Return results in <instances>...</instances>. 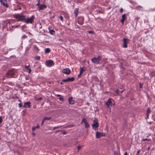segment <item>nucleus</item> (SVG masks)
<instances>
[{"label": "nucleus", "mask_w": 155, "mask_h": 155, "mask_svg": "<svg viewBox=\"0 0 155 155\" xmlns=\"http://www.w3.org/2000/svg\"><path fill=\"white\" fill-rule=\"evenodd\" d=\"M14 17L18 21L24 22L26 16L22 14H18L15 15Z\"/></svg>", "instance_id": "f257e3e1"}, {"label": "nucleus", "mask_w": 155, "mask_h": 155, "mask_svg": "<svg viewBox=\"0 0 155 155\" xmlns=\"http://www.w3.org/2000/svg\"><path fill=\"white\" fill-rule=\"evenodd\" d=\"M15 72L16 70L15 69H11L7 72L6 76L9 78H13Z\"/></svg>", "instance_id": "f03ea898"}, {"label": "nucleus", "mask_w": 155, "mask_h": 155, "mask_svg": "<svg viewBox=\"0 0 155 155\" xmlns=\"http://www.w3.org/2000/svg\"><path fill=\"white\" fill-rule=\"evenodd\" d=\"M35 18V16L34 15H32L30 18H26V17L24 22L26 24H32Z\"/></svg>", "instance_id": "7ed1b4c3"}, {"label": "nucleus", "mask_w": 155, "mask_h": 155, "mask_svg": "<svg viewBox=\"0 0 155 155\" xmlns=\"http://www.w3.org/2000/svg\"><path fill=\"white\" fill-rule=\"evenodd\" d=\"M101 59V56H99L97 58L94 57L91 59L92 62L94 63L98 64L100 63V61Z\"/></svg>", "instance_id": "20e7f679"}, {"label": "nucleus", "mask_w": 155, "mask_h": 155, "mask_svg": "<svg viewBox=\"0 0 155 155\" xmlns=\"http://www.w3.org/2000/svg\"><path fill=\"white\" fill-rule=\"evenodd\" d=\"M105 104L109 108V106H112L114 104V103L113 99H108Z\"/></svg>", "instance_id": "39448f33"}, {"label": "nucleus", "mask_w": 155, "mask_h": 155, "mask_svg": "<svg viewBox=\"0 0 155 155\" xmlns=\"http://www.w3.org/2000/svg\"><path fill=\"white\" fill-rule=\"evenodd\" d=\"M83 123H84L85 127L86 128L88 129L90 125L87 122L86 119L84 118L82 119V121L81 122V124H82Z\"/></svg>", "instance_id": "423d86ee"}, {"label": "nucleus", "mask_w": 155, "mask_h": 155, "mask_svg": "<svg viewBox=\"0 0 155 155\" xmlns=\"http://www.w3.org/2000/svg\"><path fill=\"white\" fill-rule=\"evenodd\" d=\"M92 126L94 129L95 130L99 126L97 120H94L93 122V124H92Z\"/></svg>", "instance_id": "0eeeda50"}, {"label": "nucleus", "mask_w": 155, "mask_h": 155, "mask_svg": "<svg viewBox=\"0 0 155 155\" xmlns=\"http://www.w3.org/2000/svg\"><path fill=\"white\" fill-rule=\"evenodd\" d=\"M130 40L128 38H123V41L124 42L123 47L124 48L127 47V44L129 42Z\"/></svg>", "instance_id": "6e6552de"}, {"label": "nucleus", "mask_w": 155, "mask_h": 155, "mask_svg": "<svg viewBox=\"0 0 155 155\" xmlns=\"http://www.w3.org/2000/svg\"><path fill=\"white\" fill-rule=\"evenodd\" d=\"M46 64L48 67H51L54 64V63L52 60H49L46 61Z\"/></svg>", "instance_id": "1a4fd4ad"}, {"label": "nucleus", "mask_w": 155, "mask_h": 155, "mask_svg": "<svg viewBox=\"0 0 155 155\" xmlns=\"http://www.w3.org/2000/svg\"><path fill=\"white\" fill-rule=\"evenodd\" d=\"M62 72L64 74L68 75L70 73L71 71L69 68H66L63 69L62 70Z\"/></svg>", "instance_id": "9d476101"}, {"label": "nucleus", "mask_w": 155, "mask_h": 155, "mask_svg": "<svg viewBox=\"0 0 155 155\" xmlns=\"http://www.w3.org/2000/svg\"><path fill=\"white\" fill-rule=\"evenodd\" d=\"M7 0H0V2L2 3V5L3 6L6 7H8V5L7 2Z\"/></svg>", "instance_id": "9b49d317"}, {"label": "nucleus", "mask_w": 155, "mask_h": 155, "mask_svg": "<svg viewBox=\"0 0 155 155\" xmlns=\"http://www.w3.org/2000/svg\"><path fill=\"white\" fill-rule=\"evenodd\" d=\"M105 134L103 133L97 132L96 134V137L97 138H100L101 137L104 136Z\"/></svg>", "instance_id": "f8f14e48"}, {"label": "nucleus", "mask_w": 155, "mask_h": 155, "mask_svg": "<svg viewBox=\"0 0 155 155\" xmlns=\"http://www.w3.org/2000/svg\"><path fill=\"white\" fill-rule=\"evenodd\" d=\"M31 103L29 102H25L23 107L25 108H29L30 107Z\"/></svg>", "instance_id": "ddd939ff"}, {"label": "nucleus", "mask_w": 155, "mask_h": 155, "mask_svg": "<svg viewBox=\"0 0 155 155\" xmlns=\"http://www.w3.org/2000/svg\"><path fill=\"white\" fill-rule=\"evenodd\" d=\"M46 6L45 5H39L38 7V10L39 11H40V10H42L43 8H46Z\"/></svg>", "instance_id": "4468645a"}, {"label": "nucleus", "mask_w": 155, "mask_h": 155, "mask_svg": "<svg viewBox=\"0 0 155 155\" xmlns=\"http://www.w3.org/2000/svg\"><path fill=\"white\" fill-rule=\"evenodd\" d=\"M67 78L68 82H72L74 80V78L73 77L71 78L68 77Z\"/></svg>", "instance_id": "2eb2a0df"}, {"label": "nucleus", "mask_w": 155, "mask_h": 155, "mask_svg": "<svg viewBox=\"0 0 155 155\" xmlns=\"http://www.w3.org/2000/svg\"><path fill=\"white\" fill-rule=\"evenodd\" d=\"M68 101L70 104H73L74 103V101L73 100L72 98H69Z\"/></svg>", "instance_id": "dca6fc26"}, {"label": "nucleus", "mask_w": 155, "mask_h": 155, "mask_svg": "<svg viewBox=\"0 0 155 155\" xmlns=\"http://www.w3.org/2000/svg\"><path fill=\"white\" fill-rule=\"evenodd\" d=\"M45 53L47 54L50 52V50L49 48H47L45 49Z\"/></svg>", "instance_id": "f3484780"}, {"label": "nucleus", "mask_w": 155, "mask_h": 155, "mask_svg": "<svg viewBox=\"0 0 155 155\" xmlns=\"http://www.w3.org/2000/svg\"><path fill=\"white\" fill-rule=\"evenodd\" d=\"M58 131L61 132L62 133L64 134H66L68 133V132L64 130H59Z\"/></svg>", "instance_id": "a211bd4d"}, {"label": "nucleus", "mask_w": 155, "mask_h": 155, "mask_svg": "<svg viewBox=\"0 0 155 155\" xmlns=\"http://www.w3.org/2000/svg\"><path fill=\"white\" fill-rule=\"evenodd\" d=\"M54 32H55V31L53 29L51 30V29H49V33L50 34H51L52 35H53L54 34Z\"/></svg>", "instance_id": "6ab92c4d"}, {"label": "nucleus", "mask_w": 155, "mask_h": 155, "mask_svg": "<svg viewBox=\"0 0 155 155\" xmlns=\"http://www.w3.org/2000/svg\"><path fill=\"white\" fill-rule=\"evenodd\" d=\"M84 69L83 68H80V74L79 75H78V77L82 73L84 72Z\"/></svg>", "instance_id": "aec40b11"}, {"label": "nucleus", "mask_w": 155, "mask_h": 155, "mask_svg": "<svg viewBox=\"0 0 155 155\" xmlns=\"http://www.w3.org/2000/svg\"><path fill=\"white\" fill-rule=\"evenodd\" d=\"M150 109L149 108H148L147 110V117H149V114L150 112Z\"/></svg>", "instance_id": "412c9836"}, {"label": "nucleus", "mask_w": 155, "mask_h": 155, "mask_svg": "<svg viewBox=\"0 0 155 155\" xmlns=\"http://www.w3.org/2000/svg\"><path fill=\"white\" fill-rule=\"evenodd\" d=\"M39 127V125L38 124L37 126L33 127L32 128V130L33 131H34L37 128H38Z\"/></svg>", "instance_id": "4be33fe9"}, {"label": "nucleus", "mask_w": 155, "mask_h": 155, "mask_svg": "<svg viewBox=\"0 0 155 155\" xmlns=\"http://www.w3.org/2000/svg\"><path fill=\"white\" fill-rule=\"evenodd\" d=\"M51 119V117H44L43 119H44V120L45 121L46 120H49Z\"/></svg>", "instance_id": "5701e85b"}, {"label": "nucleus", "mask_w": 155, "mask_h": 155, "mask_svg": "<svg viewBox=\"0 0 155 155\" xmlns=\"http://www.w3.org/2000/svg\"><path fill=\"white\" fill-rule=\"evenodd\" d=\"M74 13L75 14V17H76L78 15V9L76 8L74 12Z\"/></svg>", "instance_id": "b1692460"}, {"label": "nucleus", "mask_w": 155, "mask_h": 155, "mask_svg": "<svg viewBox=\"0 0 155 155\" xmlns=\"http://www.w3.org/2000/svg\"><path fill=\"white\" fill-rule=\"evenodd\" d=\"M126 18H127V17L125 16V14H123L122 15V19L125 20L126 19Z\"/></svg>", "instance_id": "393cba45"}, {"label": "nucleus", "mask_w": 155, "mask_h": 155, "mask_svg": "<svg viewBox=\"0 0 155 155\" xmlns=\"http://www.w3.org/2000/svg\"><path fill=\"white\" fill-rule=\"evenodd\" d=\"M61 127V126H57V127H54L53 128V130H54L56 129H58V128H59L60 127Z\"/></svg>", "instance_id": "a878e982"}, {"label": "nucleus", "mask_w": 155, "mask_h": 155, "mask_svg": "<svg viewBox=\"0 0 155 155\" xmlns=\"http://www.w3.org/2000/svg\"><path fill=\"white\" fill-rule=\"evenodd\" d=\"M35 58L37 60H39L40 59V57L39 56H36L35 57Z\"/></svg>", "instance_id": "bb28decb"}, {"label": "nucleus", "mask_w": 155, "mask_h": 155, "mask_svg": "<svg viewBox=\"0 0 155 155\" xmlns=\"http://www.w3.org/2000/svg\"><path fill=\"white\" fill-rule=\"evenodd\" d=\"M26 26H25V25H22L21 26V28H22V29L23 31H25V30H24V28H26Z\"/></svg>", "instance_id": "cd10ccee"}, {"label": "nucleus", "mask_w": 155, "mask_h": 155, "mask_svg": "<svg viewBox=\"0 0 155 155\" xmlns=\"http://www.w3.org/2000/svg\"><path fill=\"white\" fill-rule=\"evenodd\" d=\"M34 48L35 49H36L38 51L39 50L38 48V47H37V46L36 45H34Z\"/></svg>", "instance_id": "c85d7f7f"}, {"label": "nucleus", "mask_w": 155, "mask_h": 155, "mask_svg": "<svg viewBox=\"0 0 155 155\" xmlns=\"http://www.w3.org/2000/svg\"><path fill=\"white\" fill-rule=\"evenodd\" d=\"M62 81L63 82H68L67 78H66V79H64L62 80Z\"/></svg>", "instance_id": "c756f323"}, {"label": "nucleus", "mask_w": 155, "mask_h": 155, "mask_svg": "<svg viewBox=\"0 0 155 155\" xmlns=\"http://www.w3.org/2000/svg\"><path fill=\"white\" fill-rule=\"evenodd\" d=\"M2 117L0 116V124L2 123Z\"/></svg>", "instance_id": "7c9ffc66"}, {"label": "nucleus", "mask_w": 155, "mask_h": 155, "mask_svg": "<svg viewBox=\"0 0 155 155\" xmlns=\"http://www.w3.org/2000/svg\"><path fill=\"white\" fill-rule=\"evenodd\" d=\"M143 141H145L146 140H149V141H150L151 139H148L147 138H145L143 139Z\"/></svg>", "instance_id": "2f4dec72"}, {"label": "nucleus", "mask_w": 155, "mask_h": 155, "mask_svg": "<svg viewBox=\"0 0 155 155\" xmlns=\"http://www.w3.org/2000/svg\"><path fill=\"white\" fill-rule=\"evenodd\" d=\"M19 27V25L12 26V28H16Z\"/></svg>", "instance_id": "473e14b6"}, {"label": "nucleus", "mask_w": 155, "mask_h": 155, "mask_svg": "<svg viewBox=\"0 0 155 155\" xmlns=\"http://www.w3.org/2000/svg\"><path fill=\"white\" fill-rule=\"evenodd\" d=\"M60 19H61V20L62 21H63V17L61 15H60Z\"/></svg>", "instance_id": "72a5a7b5"}, {"label": "nucleus", "mask_w": 155, "mask_h": 155, "mask_svg": "<svg viewBox=\"0 0 155 155\" xmlns=\"http://www.w3.org/2000/svg\"><path fill=\"white\" fill-rule=\"evenodd\" d=\"M73 125H69V126H66V127H64V128H68V127H71L73 126Z\"/></svg>", "instance_id": "f704fd0d"}, {"label": "nucleus", "mask_w": 155, "mask_h": 155, "mask_svg": "<svg viewBox=\"0 0 155 155\" xmlns=\"http://www.w3.org/2000/svg\"><path fill=\"white\" fill-rule=\"evenodd\" d=\"M18 106L19 107H21L22 106V105L21 103H20L18 104Z\"/></svg>", "instance_id": "c9c22d12"}, {"label": "nucleus", "mask_w": 155, "mask_h": 155, "mask_svg": "<svg viewBox=\"0 0 155 155\" xmlns=\"http://www.w3.org/2000/svg\"><path fill=\"white\" fill-rule=\"evenodd\" d=\"M42 99V97H40V98H38V99H37V101H39V100H41Z\"/></svg>", "instance_id": "e433bc0d"}, {"label": "nucleus", "mask_w": 155, "mask_h": 155, "mask_svg": "<svg viewBox=\"0 0 155 155\" xmlns=\"http://www.w3.org/2000/svg\"><path fill=\"white\" fill-rule=\"evenodd\" d=\"M59 99L61 101H63V98L62 97H61L59 98Z\"/></svg>", "instance_id": "4c0bfd02"}, {"label": "nucleus", "mask_w": 155, "mask_h": 155, "mask_svg": "<svg viewBox=\"0 0 155 155\" xmlns=\"http://www.w3.org/2000/svg\"><path fill=\"white\" fill-rule=\"evenodd\" d=\"M125 21V20L122 19L121 20V21L122 23V24H123V23Z\"/></svg>", "instance_id": "58836bf2"}, {"label": "nucleus", "mask_w": 155, "mask_h": 155, "mask_svg": "<svg viewBox=\"0 0 155 155\" xmlns=\"http://www.w3.org/2000/svg\"><path fill=\"white\" fill-rule=\"evenodd\" d=\"M28 70V73H31V69H30V68H29Z\"/></svg>", "instance_id": "ea45409f"}, {"label": "nucleus", "mask_w": 155, "mask_h": 155, "mask_svg": "<svg viewBox=\"0 0 155 155\" xmlns=\"http://www.w3.org/2000/svg\"><path fill=\"white\" fill-rule=\"evenodd\" d=\"M29 66H25V68L27 69H28L29 68Z\"/></svg>", "instance_id": "a19ab883"}, {"label": "nucleus", "mask_w": 155, "mask_h": 155, "mask_svg": "<svg viewBox=\"0 0 155 155\" xmlns=\"http://www.w3.org/2000/svg\"><path fill=\"white\" fill-rule=\"evenodd\" d=\"M116 91L117 94H119V90L118 89H117L116 90Z\"/></svg>", "instance_id": "79ce46f5"}, {"label": "nucleus", "mask_w": 155, "mask_h": 155, "mask_svg": "<svg viewBox=\"0 0 155 155\" xmlns=\"http://www.w3.org/2000/svg\"><path fill=\"white\" fill-rule=\"evenodd\" d=\"M82 146H78V151L79 150V149H80L81 147H82Z\"/></svg>", "instance_id": "37998d69"}, {"label": "nucleus", "mask_w": 155, "mask_h": 155, "mask_svg": "<svg viewBox=\"0 0 155 155\" xmlns=\"http://www.w3.org/2000/svg\"><path fill=\"white\" fill-rule=\"evenodd\" d=\"M26 37V36L25 35H24L21 38H25Z\"/></svg>", "instance_id": "c03bdc74"}, {"label": "nucleus", "mask_w": 155, "mask_h": 155, "mask_svg": "<svg viewBox=\"0 0 155 155\" xmlns=\"http://www.w3.org/2000/svg\"><path fill=\"white\" fill-rule=\"evenodd\" d=\"M44 121H45V120H44V119H43L42 120L41 123V125H42L43 124V123H44Z\"/></svg>", "instance_id": "a18cd8bd"}, {"label": "nucleus", "mask_w": 155, "mask_h": 155, "mask_svg": "<svg viewBox=\"0 0 155 155\" xmlns=\"http://www.w3.org/2000/svg\"><path fill=\"white\" fill-rule=\"evenodd\" d=\"M123 10V9L122 8H120V12L121 13H122V12Z\"/></svg>", "instance_id": "49530a36"}, {"label": "nucleus", "mask_w": 155, "mask_h": 155, "mask_svg": "<svg viewBox=\"0 0 155 155\" xmlns=\"http://www.w3.org/2000/svg\"><path fill=\"white\" fill-rule=\"evenodd\" d=\"M39 5H40V2H39L38 3H37V4H36V5L37 6H39Z\"/></svg>", "instance_id": "de8ad7c7"}, {"label": "nucleus", "mask_w": 155, "mask_h": 155, "mask_svg": "<svg viewBox=\"0 0 155 155\" xmlns=\"http://www.w3.org/2000/svg\"><path fill=\"white\" fill-rule=\"evenodd\" d=\"M124 155H128L127 152H125L124 153Z\"/></svg>", "instance_id": "09e8293b"}, {"label": "nucleus", "mask_w": 155, "mask_h": 155, "mask_svg": "<svg viewBox=\"0 0 155 155\" xmlns=\"http://www.w3.org/2000/svg\"><path fill=\"white\" fill-rule=\"evenodd\" d=\"M140 150H138L137 151V154H138L140 153Z\"/></svg>", "instance_id": "8fccbe9b"}, {"label": "nucleus", "mask_w": 155, "mask_h": 155, "mask_svg": "<svg viewBox=\"0 0 155 155\" xmlns=\"http://www.w3.org/2000/svg\"><path fill=\"white\" fill-rule=\"evenodd\" d=\"M57 96L58 97H60V96L61 97V95H59V94L57 95Z\"/></svg>", "instance_id": "3c124183"}, {"label": "nucleus", "mask_w": 155, "mask_h": 155, "mask_svg": "<svg viewBox=\"0 0 155 155\" xmlns=\"http://www.w3.org/2000/svg\"><path fill=\"white\" fill-rule=\"evenodd\" d=\"M140 7L141 8H142V7H141V6H137V8H138V7Z\"/></svg>", "instance_id": "603ef678"}, {"label": "nucleus", "mask_w": 155, "mask_h": 155, "mask_svg": "<svg viewBox=\"0 0 155 155\" xmlns=\"http://www.w3.org/2000/svg\"><path fill=\"white\" fill-rule=\"evenodd\" d=\"M49 129L50 130H53V129L52 128V127H50V128H49Z\"/></svg>", "instance_id": "864d4df0"}, {"label": "nucleus", "mask_w": 155, "mask_h": 155, "mask_svg": "<svg viewBox=\"0 0 155 155\" xmlns=\"http://www.w3.org/2000/svg\"><path fill=\"white\" fill-rule=\"evenodd\" d=\"M8 51H6V52H5V54H7V53H8Z\"/></svg>", "instance_id": "5fc2aeb1"}, {"label": "nucleus", "mask_w": 155, "mask_h": 155, "mask_svg": "<svg viewBox=\"0 0 155 155\" xmlns=\"http://www.w3.org/2000/svg\"><path fill=\"white\" fill-rule=\"evenodd\" d=\"M152 11H155V8H154L153 9Z\"/></svg>", "instance_id": "6e6d98bb"}, {"label": "nucleus", "mask_w": 155, "mask_h": 155, "mask_svg": "<svg viewBox=\"0 0 155 155\" xmlns=\"http://www.w3.org/2000/svg\"><path fill=\"white\" fill-rule=\"evenodd\" d=\"M60 84H63V83L62 82H61L60 83Z\"/></svg>", "instance_id": "4d7b16f0"}, {"label": "nucleus", "mask_w": 155, "mask_h": 155, "mask_svg": "<svg viewBox=\"0 0 155 155\" xmlns=\"http://www.w3.org/2000/svg\"><path fill=\"white\" fill-rule=\"evenodd\" d=\"M123 92V91H121V93L122 94Z\"/></svg>", "instance_id": "13d9d810"}, {"label": "nucleus", "mask_w": 155, "mask_h": 155, "mask_svg": "<svg viewBox=\"0 0 155 155\" xmlns=\"http://www.w3.org/2000/svg\"><path fill=\"white\" fill-rule=\"evenodd\" d=\"M52 18H54V15H53V16H52Z\"/></svg>", "instance_id": "bf43d9fd"}, {"label": "nucleus", "mask_w": 155, "mask_h": 155, "mask_svg": "<svg viewBox=\"0 0 155 155\" xmlns=\"http://www.w3.org/2000/svg\"><path fill=\"white\" fill-rule=\"evenodd\" d=\"M50 84H51V82L50 81H49L48 82Z\"/></svg>", "instance_id": "052dcab7"}, {"label": "nucleus", "mask_w": 155, "mask_h": 155, "mask_svg": "<svg viewBox=\"0 0 155 155\" xmlns=\"http://www.w3.org/2000/svg\"><path fill=\"white\" fill-rule=\"evenodd\" d=\"M141 85L140 84V87H141Z\"/></svg>", "instance_id": "680f3d73"}, {"label": "nucleus", "mask_w": 155, "mask_h": 155, "mask_svg": "<svg viewBox=\"0 0 155 155\" xmlns=\"http://www.w3.org/2000/svg\"><path fill=\"white\" fill-rule=\"evenodd\" d=\"M39 2H40V0H38V3Z\"/></svg>", "instance_id": "e2e57ef3"}, {"label": "nucleus", "mask_w": 155, "mask_h": 155, "mask_svg": "<svg viewBox=\"0 0 155 155\" xmlns=\"http://www.w3.org/2000/svg\"><path fill=\"white\" fill-rule=\"evenodd\" d=\"M58 130L56 131V132H59V131H58Z\"/></svg>", "instance_id": "0e129e2a"}, {"label": "nucleus", "mask_w": 155, "mask_h": 155, "mask_svg": "<svg viewBox=\"0 0 155 155\" xmlns=\"http://www.w3.org/2000/svg\"><path fill=\"white\" fill-rule=\"evenodd\" d=\"M91 31H89V33H91Z\"/></svg>", "instance_id": "69168bd1"}]
</instances>
